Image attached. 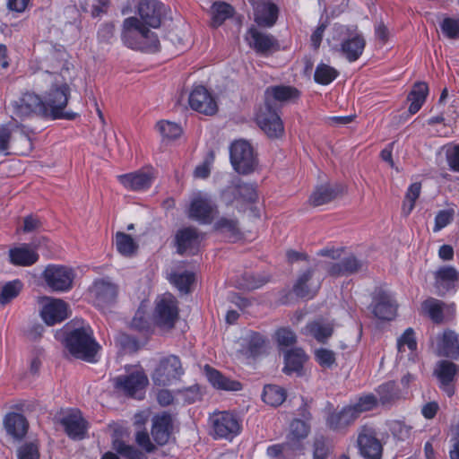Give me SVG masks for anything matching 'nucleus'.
Masks as SVG:
<instances>
[{
  "instance_id": "obj_1",
  "label": "nucleus",
  "mask_w": 459,
  "mask_h": 459,
  "mask_svg": "<svg viewBox=\"0 0 459 459\" xmlns=\"http://www.w3.org/2000/svg\"><path fill=\"white\" fill-rule=\"evenodd\" d=\"M140 18L129 17L123 22V38L125 40L135 39V46L148 51H156L160 41L149 27H160L166 14V7L157 0H142L138 6Z\"/></svg>"
},
{
  "instance_id": "obj_2",
  "label": "nucleus",
  "mask_w": 459,
  "mask_h": 459,
  "mask_svg": "<svg viewBox=\"0 0 459 459\" xmlns=\"http://www.w3.org/2000/svg\"><path fill=\"white\" fill-rule=\"evenodd\" d=\"M65 344L68 351L76 359L88 362L95 361L100 345L93 338L90 327H78L66 333Z\"/></svg>"
},
{
  "instance_id": "obj_3",
  "label": "nucleus",
  "mask_w": 459,
  "mask_h": 459,
  "mask_svg": "<svg viewBox=\"0 0 459 459\" xmlns=\"http://www.w3.org/2000/svg\"><path fill=\"white\" fill-rule=\"evenodd\" d=\"M32 149L29 134L22 125L8 123L0 127V153L26 154Z\"/></svg>"
},
{
  "instance_id": "obj_4",
  "label": "nucleus",
  "mask_w": 459,
  "mask_h": 459,
  "mask_svg": "<svg viewBox=\"0 0 459 459\" xmlns=\"http://www.w3.org/2000/svg\"><path fill=\"white\" fill-rule=\"evenodd\" d=\"M54 83L45 96V110H50L52 117L56 119L73 120L77 117L74 112L65 111L70 97L69 82L72 81L59 80L54 78Z\"/></svg>"
},
{
  "instance_id": "obj_5",
  "label": "nucleus",
  "mask_w": 459,
  "mask_h": 459,
  "mask_svg": "<svg viewBox=\"0 0 459 459\" xmlns=\"http://www.w3.org/2000/svg\"><path fill=\"white\" fill-rule=\"evenodd\" d=\"M230 157L234 169L239 174H249L258 165V160L254 148L245 140H238L231 144Z\"/></svg>"
},
{
  "instance_id": "obj_6",
  "label": "nucleus",
  "mask_w": 459,
  "mask_h": 459,
  "mask_svg": "<svg viewBox=\"0 0 459 459\" xmlns=\"http://www.w3.org/2000/svg\"><path fill=\"white\" fill-rule=\"evenodd\" d=\"M218 213V207L206 194L196 193L190 201L187 215L191 220L201 224H210Z\"/></svg>"
},
{
  "instance_id": "obj_7",
  "label": "nucleus",
  "mask_w": 459,
  "mask_h": 459,
  "mask_svg": "<svg viewBox=\"0 0 459 459\" xmlns=\"http://www.w3.org/2000/svg\"><path fill=\"white\" fill-rule=\"evenodd\" d=\"M42 278L53 291L64 292L72 289L74 273L65 265L48 264L42 273Z\"/></svg>"
},
{
  "instance_id": "obj_8",
  "label": "nucleus",
  "mask_w": 459,
  "mask_h": 459,
  "mask_svg": "<svg viewBox=\"0 0 459 459\" xmlns=\"http://www.w3.org/2000/svg\"><path fill=\"white\" fill-rule=\"evenodd\" d=\"M210 421L212 424L211 434L214 438L231 440L240 432V422L233 413L228 411L213 413Z\"/></svg>"
},
{
  "instance_id": "obj_9",
  "label": "nucleus",
  "mask_w": 459,
  "mask_h": 459,
  "mask_svg": "<svg viewBox=\"0 0 459 459\" xmlns=\"http://www.w3.org/2000/svg\"><path fill=\"white\" fill-rule=\"evenodd\" d=\"M183 373L184 370L179 358L169 355L160 360L152 374V379L156 385L165 386L178 379Z\"/></svg>"
},
{
  "instance_id": "obj_10",
  "label": "nucleus",
  "mask_w": 459,
  "mask_h": 459,
  "mask_svg": "<svg viewBox=\"0 0 459 459\" xmlns=\"http://www.w3.org/2000/svg\"><path fill=\"white\" fill-rule=\"evenodd\" d=\"M178 318V308L176 299L170 294L163 295L156 304L154 320L163 329L174 327Z\"/></svg>"
},
{
  "instance_id": "obj_11",
  "label": "nucleus",
  "mask_w": 459,
  "mask_h": 459,
  "mask_svg": "<svg viewBox=\"0 0 459 459\" xmlns=\"http://www.w3.org/2000/svg\"><path fill=\"white\" fill-rule=\"evenodd\" d=\"M316 266L325 269L330 276L340 277L363 271L366 263L351 255L337 262H317Z\"/></svg>"
},
{
  "instance_id": "obj_12",
  "label": "nucleus",
  "mask_w": 459,
  "mask_h": 459,
  "mask_svg": "<svg viewBox=\"0 0 459 459\" xmlns=\"http://www.w3.org/2000/svg\"><path fill=\"white\" fill-rule=\"evenodd\" d=\"M39 303L41 305V317L48 325L60 323L68 316L67 304L60 299L44 296L39 298Z\"/></svg>"
},
{
  "instance_id": "obj_13",
  "label": "nucleus",
  "mask_w": 459,
  "mask_h": 459,
  "mask_svg": "<svg viewBox=\"0 0 459 459\" xmlns=\"http://www.w3.org/2000/svg\"><path fill=\"white\" fill-rule=\"evenodd\" d=\"M90 291L94 298L95 305L105 308L117 302L118 286L108 279H98L93 282Z\"/></svg>"
},
{
  "instance_id": "obj_14",
  "label": "nucleus",
  "mask_w": 459,
  "mask_h": 459,
  "mask_svg": "<svg viewBox=\"0 0 459 459\" xmlns=\"http://www.w3.org/2000/svg\"><path fill=\"white\" fill-rule=\"evenodd\" d=\"M47 62L50 71L48 75L56 74L55 77L64 81H72L74 74V65L68 60V54L65 50L54 49L47 56Z\"/></svg>"
},
{
  "instance_id": "obj_15",
  "label": "nucleus",
  "mask_w": 459,
  "mask_h": 459,
  "mask_svg": "<svg viewBox=\"0 0 459 459\" xmlns=\"http://www.w3.org/2000/svg\"><path fill=\"white\" fill-rule=\"evenodd\" d=\"M299 97V90L292 86L275 85L267 87L264 91L265 108H273L276 110L278 104L282 105L286 102L295 100Z\"/></svg>"
},
{
  "instance_id": "obj_16",
  "label": "nucleus",
  "mask_w": 459,
  "mask_h": 459,
  "mask_svg": "<svg viewBox=\"0 0 459 459\" xmlns=\"http://www.w3.org/2000/svg\"><path fill=\"white\" fill-rule=\"evenodd\" d=\"M357 442L362 456L368 459H380L382 446L376 437V433L372 428L362 427L359 432Z\"/></svg>"
},
{
  "instance_id": "obj_17",
  "label": "nucleus",
  "mask_w": 459,
  "mask_h": 459,
  "mask_svg": "<svg viewBox=\"0 0 459 459\" xmlns=\"http://www.w3.org/2000/svg\"><path fill=\"white\" fill-rule=\"evenodd\" d=\"M188 102L192 109L207 116H212L218 110L214 98L204 86H197L191 91Z\"/></svg>"
},
{
  "instance_id": "obj_18",
  "label": "nucleus",
  "mask_w": 459,
  "mask_h": 459,
  "mask_svg": "<svg viewBox=\"0 0 459 459\" xmlns=\"http://www.w3.org/2000/svg\"><path fill=\"white\" fill-rule=\"evenodd\" d=\"M256 121L260 128L270 138H278L284 133L283 124L273 108H265V105L256 115Z\"/></svg>"
},
{
  "instance_id": "obj_19",
  "label": "nucleus",
  "mask_w": 459,
  "mask_h": 459,
  "mask_svg": "<svg viewBox=\"0 0 459 459\" xmlns=\"http://www.w3.org/2000/svg\"><path fill=\"white\" fill-rule=\"evenodd\" d=\"M152 436L160 446L166 445L174 429L175 417L168 412L156 414L152 420Z\"/></svg>"
},
{
  "instance_id": "obj_20",
  "label": "nucleus",
  "mask_w": 459,
  "mask_h": 459,
  "mask_svg": "<svg viewBox=\"0 0 459 459\" xmlns=\"http://www.w3.org/2000/svg\"><path fill=\"white\" fill-rule=\"evenodd\" d=\"M59 421L69 437L79 440L85 437L88 424L80 411L73 410L64 413Z\"/></svg>"
},
{
  "instance_id": "obj_21",
  "label": "nucleus",
  "mask_w": 459,
  "mask_h": 459,
  "mask_svg": "<svg viewBox=\"0 0 459 459\" xmlns=\"http://www.w3.org/2000/svg\"><path fill=\"white\" fill-rule=\"evenodd\" d=\"M397 305L392 296L385 291L377 292L368 307L373 316L379 320H392L396 314Z\"/></svg>"
},
{
  "instance_id": "obj_22",
  "label": "nucleus",
  "mask_w": 459,
  "mask_h": 459,
  "mask_svg": "<svg viewBox=\"0 0 459 459\" xmlns=\"http://www.w3.org/2000/svg\"><path fill=\"white\" fill-rule=\"evenodd\" d=\"M309 268L302 273L293 285V292L300 298L313 297L321 285V278L316 277V268Z\"/></svg>"
},
{
  "instance_id": "obj_23",
  "label": "nucleus",
  "mask_w": 459,
  "mask_h": 459,
  "mask_svg": "<svg viewBox=\"0 0 459 459\" xmlns=\"http://www.w3.org/2000/svg\"><path fill=\"white\" fill-rule=\"evenodd\" d=\"M147 384V377L140 370L134 371L129 375L119 376L114 379L115 387L131 396L143 389Z\"/></svg>"
},
{
  "instance_id": "obj_24",
  "label": "nucleus",
  "mask_w": 459,
  "mask_h": 459,
  "mask_svg": "<svg viewBox=\"0 0 459 459\" xmlns=\"http://www.w3.org/2000/svg\"><path fill=\"white\" fill-rule=\"evenodd\" d=\"M248 45L257 53L266 55L279 48L277 40L270 34L251 28L246 36Z\"/></svg>"
},
{
  "instance_id": "obj_25",
  "label": "nucleus",
  "mask_w": 459,
  "mask_h": 459,
  "mask_svg": "<svg viewBox=\"0 0 459 459\" xmlns=\"http://www.w3.org/2000/svg\"><path fill=\"white\" fill-rule=\"evenodd\" d=\"M13 113L18 117H29L45 111V104L36 94L25 93L19 100L12 103Z\"/></svg>"
},
{
  "instance_id": "obj_26",
  "label": "nucleus",
  "mask_w": 459,
  "mask_h": 459,
  "mask_svg": "<svg viewBox=\"0 0 459 459\" xmlns=\"http://www.w3.org/2000/svg\"><path fill=\"white\" fill-rule=\"evenodd\" d=\"M345 187L341 184H325L315 188L309 197L311 205L316 207L330 203L338 196L342 195Z\"/></svg>"
},
{
  "instance_id": "obj_27",
  "label": "nucleus",
  "mask_w": 459,
  "mask_h": 459,
  "mask_svg": "<svg viewBox=\"0 0 459 459\" xmlns=\"http://www.w3.org/2000/svg\"><path fill=\"white\" fill-rule=\"evenodd\" d=\"M458 370L459 367L449 360L438 361L434 369V375L437 377L441 387L448 396H452L454 394V388L451 385V383L454 381Z\"/></svg>"
},
{
  "instance_id": "obj_28",
  "label": "nucleus",
  "mask_w": 459,
  "mask_h": 459,
  "mask_svg": "<svg viewBox=\"0 0 459 459\" xmlns=\"http://www.w3.org/2000/svg\"><path fill=\"white\" fill-rule=\"evenodd\" d=\"M118 180L128 190L143 191L151 186L153 175L151 172L137 170L118 176Z\"/></svg>"
},
{
  "instance_id": "obj_29",
  "label": "nucleus",
  "mask_w": 459,
  "mask_h": 459,
  "mask_svg": "<svg viewBox=\"0 0 459 459\" xmlns=\"http://www.w3.org/2000/svg\"><path fill=\"white\" fill-rule=\"evenodd\" d=\"M437 354L456 359L459 358L458 334L452 330H446L437 338Z\"/></svg>"
},
{
  "instance_id": "obj_30",
  "label": "nucleus",
  "mask_w": 459,
  "mask_h": 459,
  "mask_svg": "<svg viewBox=\"0 0 459 459\" xmlns=\"http://www.w3.org/2000/svg\"><path fill=\"white\" fill-rule=\"evenodd\" d=\"M459 281V273L452 266H443L435 273V288L439 296L453 290Z\"/></svg>"
},
{
  "instance_id": "obj_31",
  "label": "nucleus",
  "mask_w": 459,
  "mask_h": 459,
  "mask_svg": "<svg viewBox=\"0 0 459 459\" xmlns=\"http://www.w3.org/2000/svg\"><path fill=\"white\" fill-rule=\"evenodd\" d=\"M254 7V15L255 22L260 26L271 27L273 26L278 17L277 6L265 1H259L255 3L251 1Z\"/></svg>"
},
{
  "instance_id": "obj_32",
  "label": "nucleus",
  "mask_w": 459,
  "mask_h": 459,
  "mask_svg": "<svg viewBox=\"0 0 459 459\" xmlns=\"http://www.w3.org/2000/svg\"><path fill=\"white\" fill-rule=\"evenodd\" d=\"M176 239L179 254L186 252L194 254L200 243V234L195 228L188 227L179 230L177 233Z\"/></svg>"
},
{
  "instance_id": "obj_33",
  "label": "nucleus",
  "mask_w": 459,
  "mask_h": 459,
  "mask_svg": "<svg viewBox=\"0 0 459 459\" xmlns=\"http://www.w3.org/2000/svg\"><path fill=\"white\" fill-rule=\"evenodd\" d=\"M359 414L352 405L344 407L339 412L332 413L327 419V424L333 430H342L352 424Z\"/></svg>"
},
{
  "instance_id": "obj_34",
  "label": "nucleus",
  "mask_w": 459,
  "mask_h": 459,
  "mask_svg": "<svg viewBox=\"0 0 459 459\" xmlns=\"http://www.w3.org/2000/svg\"><path fill=\"white\" fill-rule=\"evenodd\" d=\"M365 46L366 41L363 36L356 34L342 42L340 51L349 62H354L362 55Z\"/></svg>"
},
{
  "instance_id": "obj_35",
  "label": "nucleus",
  "mask_w": 459,
  "mask_h": 459,
  "mask_svg": "<svg viewBox=\"0 0 459 459\" xmlns=\"http://www.w3.org/2000/svg\"><path fill=\"white\" fill-rule=\"evenodd\" d=\"M11 263L19 266H30L39 260V254L29 245L23 244L9 251Z\"/></svg>"
},
{
  "instance_id": "obj_36",
  "label": "nucleus",
  "mask_w": 459,
  "mask_h": 459,
  "mask_svg": "<svg viewBox=\"0 0 459 459\" xmlns=\"http://www.w3.org/2000/svg\"><path fill=\"white\" fill-rule=\"evenodd\" d=\"M307 359V357L302 349L289 350L284 355L285 366L283 371L288 375L296 373L298 376H301Z\"/></svg>"
},
{
  "instance_id": "obj_37",
  "label": "nucleus",
  "mask_w": 459,
  "mask_h": 459,
  "mask_svg": "<svg viewBox=\"0 0 459 459\" xmlns=\"http://www.w3.org/2000/svg\"><path fill=\"white\" fill-rule=\"evenodd\" d=\"M305 331L317 342L325 343L333 335V324L330 321L319 318L308 323L305 327Z\"/></svg>"
},
{
  "instance_id": "obj_38",
  "label": "nucleus",
  "mask_w": 459,
  "mask_h": 459,
  "mask_svg": "<svg viewBox=\"0 0 459 459\" xmlns=\"http://www.w3.org/2000/svg\"><path fill=\"white\" fill-rule=\"evenodd\" d=\"M204 370L208 380L214 387L226 391H239L242 389L240 382L230 379L210 366L206 365Z\"/></svg>"
},
{
  "instance_id": "obj_39",
  "label": "nucleus",
  "mask_w": 459,
  "mask_h": 459,
  "mask_svg": "<svg viewBox=\"0 0 459 459\" xmlns=\"http://www.w3.org/2000/svg\"><path fill=\"white\" fill-rule=\"evenodd\" d=\"M7 433L15 438H22L27 432L28 423L26 419L19 413H9L4 420Z\"/></svg>"
},
{
  "instance_id": "obj_40",
  "label": "nucleus",
  "mask_w": 459,
  "mask_h": 459,
  "mask_svg": "<svg viewBox=\"0 0 459 459\" xmlns=\"http://www.w3.org/2000/svg\"><path fill=\"white\" fill-rule=\"evenodd\" d=\"M429 93L428 84L424 82H417L413 84L407 100L411 102L409 112L411 114L417 113L425 102Z\"/></svg>"
},
{
  "instance_id": "obj_41",
  "label": "nucleus",
  "mask_w": 459,
  "mask_h": 459,
  "mask_svg": "<svg viewBox=\"0 0 459 459\" xmlns=\"http://www.w3.org/2000/svg\"><path fill=\"white\" fill-rule=\"evenodd\" d=\"M230 194L235 199H242L244 202L254 203L257 199L256 190L254 185L238 181L233 186L225 190L224 194Z\"/></svg>"
},
{
  "instance_id": "obj_42",
  "label": "nucleus",
  "mask_w": 459,
  "mask_h": 459,
  "mask_svg": "<svg viewBox=\"0 0 459 459\" xmlns=\"http://www.w3.org/2000/svg\"><path fill=\"white\" fill-rule=\"evenodd\" d=\"M211 26L217 28L234 13L233 7L225 2H215L211 7Z\"/></svg>"
},
{
  "instance_id": "obj_43",
  "label": "nucleus",
  "mask_w": 459,
  "mask_h": 459,
  "mask_svg": "<svg viewBox=\"0 0 459 459\" xmlns=\"http://www.w3.org/2000/svg\"><path fill=\"white\" fill-rule=\"evenodd\" d=\"M263 400L271 406H279L286 399V391L284 388L276 385H266L264 387Z\"/></svg>"
},
{
  "instance_id": "obj_44",
  "label": "nucleus",
  "mask_w": 459,
  "mask_h": 459,
  "mask_svg": "<svg viewBox=\"0 0 459 459\" xmlns=\"http://www.w3.org/2000/svg\"><path fill=\"white\" fill-rule=\"evenodd\" d=\"M116 247L117 251L124 256L134 255L138 248V246L134 238L130 235L124 232H117Z\"/></svg>"
},
{
  "instance_id": "obj_45",
  "label": "nucleus",
  "mask_w": 459,
  "mask_h": 459,
  "mask_svg": "<svg viewBox=\"0 0 459 459\" xmlns=\"http://www.w3.org/2000/svg\"><path fill=\"white\" fill-rule=\"evenodd\" d=\"M444 302L434 298H429L421 304V308L424 313L429 315L432 321L435 323H441L443 321V307Z\"/></svg>"
},
{
  "instance_id": "obj_46",
  "label": "nucleus",
  "mask_w": 459,
  "mask_h": 459,
  "mask_svg": "<svg viewBox=\"0 0 459 459\" xmlns=\"http://www.w3.org/2000/svg\"><path fill=\"white\" fill-rule=\"evenodd\" d=\"M22 283L20 281H13L0 287V305L4 306L15 299L21 292Z\"/></svg>"
},
{
  "instance_id": "obj_47",
  "label": "nucleus",
  "mask_w": 459,
  "mask_h": 459,
  "mask_svg": "<svg viewBox=\"0 0 459 459\" xmlns=\"http://www.w3.org/2000/svg\"><path fill=\"white\" fill-rule=\"evenodd\" d=\"M420 183L416 182L409 186L402 207V212L405 216H408L412 212L415 202L420 195Z\"/></svg>"
},
{
  "instance_id": "obj_48",
  "label": "nucleus",
  "mask_w": 459,
  "mask_h": 459,
  "mask_svg": "<svg viewBox=\"0 0 459 459\" xmlns=\"http://www.w3.org/2000/svg\"><path fill=\"white\" fill-rule=\"evenodd\" d=\"M337 75L338 72L333 67L325 64H320L316 69L314 78L317 83L327 85L332 82Z\"/></svg>"
},
{
  "instance_id": "obj_49",
  "label": "nucleus",
  "mask_w": 459,
  "mask_h": 459,
  "mask_svg": "<svg viewBox=\"0 0 459 459\" xmlns=\"http://www.w3.org/2000/svg\"><path fill=\"white\" fill-rule=\"evenodd\" d=\"M116 452L126 459H143L144 454L134 446L126 445L123 441L116 440L113 444Z\"/></svg>"
},
{
  "instance_id": "obj_50",
  "label": "nucleus",
  "mask_w": 459,
  "mask_h": 459,
  "mask_svg": "<svg viewBox=\"0 0 459 459\" xmlns=\"http://www.w3.org/2000/svg\"><path fill=\"white\" fill-rule=\"evenodd\" d=\"M156 127L163 137L169 139H175L182 134L180 126L170 121H160Z\"/></svg>"
},
{
  "instance_id": "obj_51",
  "label": "nucleus",
  "mask_w": 459,
  "mask_h": 459,
  "mask_svg": "<svg viewBox=\"0 0 459 459\" xmlns=\"http://www.w3.org/2000/svg\"><path fill=\"white\" fill-rule=\"evenodd\" d=\"M171 282L182 292H188L189 286L195 281V275L189 272L174 273L170 276Z\"/></svg>"
},
{
  "instance_id": "obj_52",
  "label": "nucleus",
  "mask_w": 459,
  "mask_h": 459,
  "mask_svg": "<svg viewBox=\"0 0 459 459\" xmlns=\"http://www.w3.org/2000/svg\"><path fill=\"white\" fill-rule=\"evenodd\" d=\"M315 359L324 368H332L336 361L335 353L325 348L315 351Z\"/></svg>"
},
{
  "instance_id": "obj_53",
  "label": "nucleus",
  "mask_w": 459,
  "mask_h": 459,
  "mask_svg": "<svg viewBox=\"0 0 459 459\" xmlns=\"http://www.w3.org/2000/svg\"><path fill=\"white\" fill-rule=\"evenodd\" d=\"M214 229L230 235H237L239 232L238 221L235 219L221 217L214 223Z\"/></svg>"
},
{
  "instance_id": "obj_54",
  "label": "nucleus",
  "mask_w": 459,
  "mask_h": 459,
  "mask_svg": "<svg viewBox=\"0 0 459 459\" xmlns=\"http://www.w3.org/2000/svg\"><path fill=\"white\" fill-rule=\"evenodd\" d=\"M293 449H299V444L294 442L293 444L285 443L273 445L267 448V454L272 457H277L279 455L287 457L290 455V451Z\"/></svg>"
},
{
  "instance_id": "obj_55",
  "label": "nucleus",
  "mask_w": 459,
  "mask_h": 459,
  "mask_svg": "<svg viewBox=\"0 0 459 459\" xmlns=\"http://www.w3.org/2000/svg\"><path fill=\"white\" fill-rule=\"evenodd\" d=\"M377 404V399L374 394H366L359 398L356 403L351 404L360 415L362 412L373 410Z\"/></svg>"
},
{
  "instance_id": "obj_56",
  "label": "nucleus",
  "mask_w": 459,
  "mask_h": 459,
  "mask_svg": "<svg viewBox=\"0 0 459 459\" xmlns=\"http://www.w3.org/2000/svg\"><path fill=\"white\" fill-rule=\"evenodd\" d=\"M377 392L379 395V400L383 404L392 402L396 397L395 384L394 382H387L381 385Z\"/></svg>"
},
{
  "instance_id": "obj_57",
  "label": "nucleus",
  "mask_w": 459,
  "mask_h": 459,
  "mask_svg": "<svg viewBox=\"0 0 459 459\" xmlns=\"http://www.w3.org/2000/svg\"><path fill=\"white\" fill-rule=\"evenodd\" d=\"M443 33L449 39L459 38V19L446 18L441 24Z\"/></svg>"
},
{
  "instance_id": "obj_58",
  "label": "nucleus",
  "mask_w": 459,
  "mask_h": 459,
  "mask_svg": "<svg viewBox=\"0 0 459 459\" xmlns=\"http://www.w3.org/2000/svg\"><path fill=\"white\" fill-rule=\"evenodd\" d=\"M135 442L145 450L147 453H152L155 451L156 446L152 442L149 433L145 429H137L135 432Z\"/></svg>"
},
{
  "instance_id": "obj_59",
  "label": "nucleus",
  "mask_w": 459,
  "mask_h": 459,
  "mask_svg": "<svg viewBox=\"0 0 459 459\" xmlns=\"http://www.w3.org/2000/svg\"><path fill=\"white\" fill-rule=\"evenodd\" d=\"M309 432L307 423L301 420H294L290 424V436L294 440L305 438Z\"/></svg>"
},
{
  "instance_id": "obj_60",
  "label": "nucleus",
  "mask_w": 459,
  "mask_h": 459,
  "mask_svg": "<svg viewBox=\"0 0 459 459\" xmlns=\"http://www.w3.org/2000/svg\"><path fill=\"white\" fill-rule=\"evenodd\" d=\"M245 287L248 290H255L264 286L270 281V276L261 274H245Z\"/></svg>"
},
{
  "instance_id": "obj_61",
  "label": "nucleus",
  "mask_w": 459,
  "mask_h": 459,
  "mask_svg": "<svg viewBox=\"0 0 459 459\" xmlns=\"http://www.w3.org/2000/svg\"><path fill=\"white\" fill-rule=\"evenodd\" d=\"M455 212L453 209L442 210L438 212L435 218L434 231H439L447 226L454 219Z\"/></svg>"
},
{
  "instance_id": "obj_62",
  "label": "nucleus",
  "mask_w": 459,
  "mask_h": 459,
  "mask_svg": "<svg viewBox=\"0 0 459 459\" xmlns=\"http://www.w3.org/2000/svg\"><path fill=\"white\" fill-rule=\"evenodd\" d=\"M405 345L409 350L414 351L417 347L416 341L413 336V330L411 328H408L404 333L401 336L397 342V348L400 352L404 351Z\"/></svg>"
},
{
  "instance_id": "obj_63",
  "label": "nucleus",
  "mask_w": 459,
  "mask_h": 459,
  "mask_svg": "<svg viewBox=\"0 0 459 459\" xmlns=\"http://www.w3.org/2000/svg\"><path fill=\"white\" fill-rule=\"evenodd\" d=\"M39 457L38 446L34 443L25 444L18 450L19 459H39Z\"/></svg>"
},
{
  "instance_id": "obj_64",
  "label": "nucleus",
  "mask_w": 459,
  "mask_h": 459,
  "mask_svg": "<svg viewBox=\"0 0 459 459\" xmlns=\"http://www.w3.org/2000/svg\"><path fill=\"white\" fill-rule=\"evenodd\" d=\"M446 156L449 167L453 170L459 172V145L448 147Z\"/></svg>"
}]
</instances>
